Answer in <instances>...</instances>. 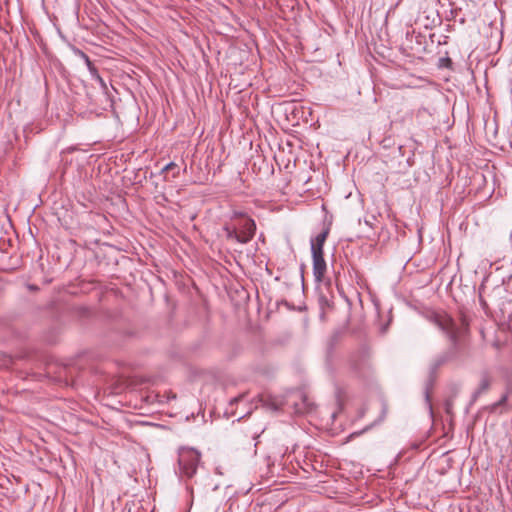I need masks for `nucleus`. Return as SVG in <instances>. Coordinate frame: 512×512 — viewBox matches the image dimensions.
I'll use <instances>...</instances> for the list:
<instances>
[{"instance_id": "nucleus-12", "label": "nucleus", "mask_w": 512, "mask_h": 512, "mask_svg": "<svg viewBox=\"0 0 512 512\" xmlns=\"http://www.w3.org/2000/svg\"><path fill=\"white\" fill-rule=\"evenodd\" d=\"M366 224L370 225L372 224V221H366Z\"/></svg>"}, {"instance_id": "nucleus-6", "label": "nucleus", "mask_w": 512, "mask_h": 512, "mask_svg": "<svg viewBox=\"0 0 512 512\" xmlns=\"http://www.w3.org/2000/svg\"><path fill=\"white\" fill-rule=\"evenodd\" d=\"M491 384V379L487 373H483L479 383V387L472 395V400L475 401L482 393L486 392Z\"/></svg>"}, {"instance_id": "nucleus-7", "label": "nucleus", "mask_w": 512, "mask_h": 512, "mask_svg": "<svg viewBox=\"0 0 512 512\" xmlns=\"http://www.w3.org/2000/svg\"><path fill=\"white\" fill-rule=\"evenodd\" d=\"M223 230L225 231L226 238L228 240H233V241L240 243V236H239L238 228L235 225L231 226V225L227 224L224 226Z\"/></svg>"}, {"instance_id": "nucleus-13", "label": "nucleus", "mask_w": 512, "mask_h": 512, "mask_svg": "<svg viewBox=\"0 0 512 512\" xmlns=\"http://www.w3.org/2000/svg\"><path fill=\"white\" fill-rule=\"evenodd\" d=\"M366 224L370 225L372 224V221H366Z\"/></svg>"}, {"instance_id": "nucleus-14", "label": "nucleus", "mask_w": 512, "mask_h": 512, "mask_svg": "<svg viewBox=\"0 0 512 512\" xmlns=\"http://www.w3.org/2000/svg\"><path fill=\"white\" fill-rule=\"evenodd\" d=\"M506 400V396H504L501 400V402H504Z\"/></svg>"}, {"instance_id": "nucleus-3", "label": "nucleus", "mask_w": 512, "mask_h": 512, "mask_svg": "<svg viewBox=\"0 0 512 512\" xmlns=\"http://www.w3.org/2000/svg\"><path fill=\"white\" fill-rule=\"evenodd\" d=\"M235 226L238 228L241 244H246L253 239L256 232V224L252 218L246 217Z\"/></svg>"}, {"instance_id": "nucleus-2", "label": "nucleus", "mask_w": 512, "mask_h": 512, "mask_svg": "<svg viewBox=\"0 0 512 512\" xmlns=\"http://www.w3.org/2000/svg\"><path fill=\"white\" fill-rule=\"evenodd\" d=\"M430 320L447 336L452 346L457 348L460 328L457 326L452 317H450L445 312H438L431 315Z\"/></svg>"}, {"instance_id": "nucleus-10", "label": "nucleus", "mask_w": 512, "mask_h": 512, "mask_svg": "<svg viewBox=\"0 0 512 512\" xmlns=\"http://www.w3.org/2000/svg\"><path fill=\"white\" fill-rule=\"evenodd\" d=\"M93 79L95 81H97L99 83V85L103 88V89H106L107 88V85H106V82L104 81V79L100 76V74L98 73L97 75H95L93 77Z\"/></svg>"}, {"instance_id": "nucleus-1", "label": "nucleus", "mask_w": 512, "mask_h": 512, "mask_svg": "<svg viewBox=\"0 0 512 512\" xmlns=\"http://www.w3.org/2000/svg\"><path fill=\"white\" fill-rule=\"evenodd\" d=\"M200 453L194 448L183 447L179 449L178 463L180 475L192 478L200 463Z\"/></svg>"}, {"instance_id": "nucleus-9", "label": "nucleus", "mask_w": 512, "mask_h": 512, "mask_svg": "<svg viewBox=\"0 0 512 512\" xmlns=\"http://www.w3.org/2000/svg\"><path fill=\"white\" fill-rule=\"evenodd\" d=\"M168 171H173V174H172L173 178H177L180 175V169H179L178 165L174 162H169L168 164H166L162 168L161 173H165Z\"/></svg>"}, {"instance_id": "nucleus-5", "label": "nucleus", "mask_w": 512, "mask_h": 512, "mask_svg": "<svg viewBox=\"0 0 512 512\" xmlns=\"http://www.w3.org/2000/svg\"><path fill=\"white\" fill-rule=\"evenodd\" d=\"M329 234V228L324 229L316 237L311 239V253H324L323 247Z\"/></svg>"}, {"instance_id": "nucleus-4", "label": "nucleus", "mask_w": 512, "mask_h": 512, "mask_svg": "<svg viewBox=\"0 0 512 512\" xmlns=\"http://www.w3.org/2000/svg\"><path fill=\"white\" fill-rule=\"evenodd\" d=\"M312 261H313V276L316 282L320 283L323 281L327 265L324 259V253H312Z\"/></svg>"}, {"instance_id": "nucleus-8", "label": "nucleus", "mask_w": 512, "mask_h": 512, "mask_svg": "<svg viewBox=\"0 0 512 512\" xmlns=\"http://www.w3.org/2000/svg\"><path fill=\"white\" fill-rule=\"evenodd\" d=\"M78 54L80 55V57L84 60L89 72H90V75L91 77L93 78L95 75L98 74V70L97 68L95 67V65L92 63V61L90 60V58L88 57L87 54H85L83 51L81 50H78Z\"/></svg>"}, {"instance_id": "nucleus-11", "label": "nucleus", "mask_w": 512, "mask_h": 512, "mask_svg": "<svg viewBox=\"0 0 512 512\" xmlns=\"http://www.w3.org/2000/svg\"><path fill=\"white\" fill-rule=\"evenodd\" d=\"M246 217H247L246 214L244 212H240V211H234L231 215L232 220L238 219V218H241V220H243Z\"/></svg>"}]
</instances>
